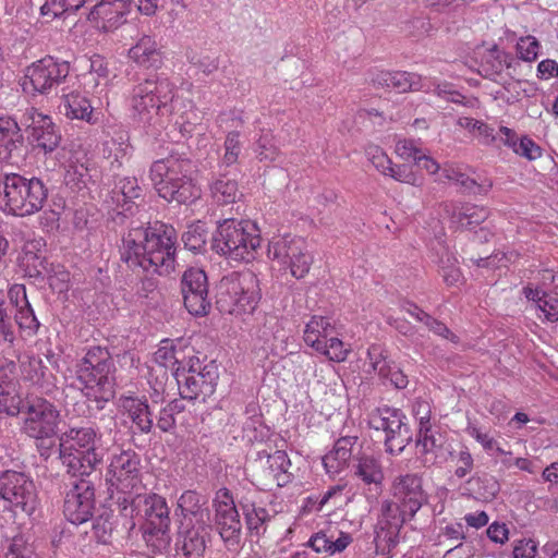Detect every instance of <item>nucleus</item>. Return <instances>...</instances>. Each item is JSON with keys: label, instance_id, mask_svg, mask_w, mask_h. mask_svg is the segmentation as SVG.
I'll use <instances>...</instances> for the list:
<instances>
[{"label": "nucleus", "instance_id": "9d476101", "mask_svg": "<svg viewBox=\"0 0 558 558\" xmlns=\"http://www.w3.org/2000/svg\"><path fill=\"white\" fill-rule=\"evenodd\" d=\"M259 299L256 277L253 274L233 272L220 280L216 302L220 312L241 315L252 313Z\"/></svg>", "mask_w": 558, "mask_h": 558}, {"label": "nucleus", "instance_id": "f3484780", "mask_svg": "<svg viewBox=\"0 0 558 558\" xmlns=\"http://www.w3.org/2000/svg\"><path fill=\"white\" fill-rule=\"evenodd\" d=\"M290 465L287 453L281 450L265 457L259 456L254 463L253 483L262 490L282 487L291 480Z\"/></svg>", "mask_w": 558, "mask_h": 558}, {"label": "nucleus", "instance_id": "1a4fd4ad", "mask_svg": "<svg viewBox=\"0 0 558 558\" xmlns=\"http://www.w3.org/2000/svg\"><path fill=\"white\" fill-rule=\"evenodd\" d=\"M110 498L117 497L126 509V504L140 506L142 498L141 459L135 451L126 450L111 458L106 475Z\"/></svg>", "mask_w": 558, "mask_h": 558}, {"label": "nucleus", "instance_id": "ddd939ff", "mask_svg": "<svg viewBox=\"0 0 558 558\" xmlns=\"http://www.w3.org/2000/svg\"><path fill=\"white\" fill-rule=\"evenodd\" d=\"M20 120L24 126L26 140L35 150L47 155L59 147L61 133L50 116L33 106H26L22 109Z\"/></svg>", "mask_w": 558, "mask_h": 558}, {"label": "nucleus", "instance_id": "b1692460", "mask_svg": "<svg viewBox=\"0 0 558 558\" xmlns=\"http://www.w3.org/2000/svg\"><path fill=\"white\" fill-rule=\"evenodd\" d=\"M21 376L43 395L50 396L57 390L56 375L38 357H29L22 362Z\"/></svg>", "mask_w": 558, "mask_h": 558}, {"label": "nucleus", "instance_id": "a878e982", "mask_svg": "<svg viewBox=\"0 0 558 558\" xmlns=\"http://www.w3.org/2000/svg\"><path fill=\"white\" fill-rule=\"evenodd\" d=\"M120 405L141 433H151L154 427L153 413L145 398L123 396L120 398Z\"/></svg>", "mask_w": 558, "mask_h": 558}, {"label": "nucleus", "instance_id": "6e6d98bb", "mask_svg": "<svg viewBox=\"0 0 558 558\" xmlns=\"http://www.w3.org/2000/svg\"><path fill=\"white\" fill-rule=\"evenodd\" d=\"M92 531L99 543H109L113 531V523L110 521V515L101 514L97 517L93 522Z\"/></svg>", "mask_w": 558, "mask_h": 558}, {"label": "nucleus", "instance_id": "f8f14e48", "mask_svg": "<svg viewBox=\"0 0 558 558\" xmlns=\"http://www.w3.org/2000/svg\"><path fill=\"white\" fill-rule=\"evenodd\" d=\"M0 499L14 513L31 515L38 504L33 480L24 472L7 470L0 473Z\"/></svg>", "mask_w": 558, "mask_h": 558}, {"label": "nucleus", "instance_id": "4d7b16f0", "mask_svg": "<svg viewBox=\"0 0 558 558\" xmlns=\"http://www.w3.org/2000/svg\"><path fill=\"white\" fill-rule=\"evenodd\" d=\"M15 322L21 329L28 330L31 333H35L39 328V322L37 320L31 304L16 308Z\"/></svg>", "mask_w": 558, "mask_h": 558}, {"label": "nucleus", "instance_id": "5701e85b", "mask_svg": "<svg viewBox=\"0 0 558 558\" xmlns=\"http://www.w3.org/2000/svg\"><path fill=\"white\" fill-rule=\"evenodd\" d=\"M404 420L399 409L386 408V451L400 453L410 442L411 434Z\"/></svg>", "mask_w": 558, "mask_h": 558}, {"label": "nucleus", "instance_id": "e433bc0d", "mask_svg": "<svg viewBox=\"0 0 558 558\" xmlns=\"http://www.w3.org/2000/svg\"><path fill=\"white\" fill-rule=\"evenodd\" d=\"M239 506L241 507L247 529L252 534L259 536L264 533V524L270 520L268 511L263 507H256L255 502L247 497H241L239 499Z\"/></svg>", "mask_w": 558, "mask_h": 558}, {"label": "nucleus", "instance_id": "58836bf2", "mask_svg": "<svg viewBox=\"0 0 558 558\" xmlns=\"http://www.w3.org/2000/svg\"><path fill=\"white\" fill-rule=\"evenodd\" d=\"M523 294L527 300L534 301L538 311L548 322L558 320V299L546 294L539 288L527 286L523 289Z\"/></svg>", "mask_w": 558, "mask_h": 558}, {"label": "nucleus", "instance_id": "6ab92c4d", "mask_svg": "<svg viewBox=\"0 0 558 558\" xmlns=\"http://www.w3.org/2000/svg\"><path fill=\"white\" fill-rule=\"evenodd\" d=\"M181 292L184 306L190 314L194 316L208 314L211 303L208 296V278L203 269L191 267L183 272Z\"/></svg>", "mask_w": 558, "mask_h": 558}, {"label": "nucleus", "instance_id": "49530a36", "mask_svg": "<svg viewBox=\"0 0 558 558\" xmlns=\"http://www.w3.org/2000/svg\"><path fill=\"white\" fill-rule=\"evenodd\" d=\"M241 133L239 131H230L226 135L223 143V156L221 157V163L226 167L235 165L239 160V156L242 150Z\"/></svg>", "mask_w": 558, "mask_h": 558}, {"label": "nucleus", "instance_id": "de8ad7c7", "mask_svg": "<svg viewBox=\"0 0 558 558\" xmlns=\"http://www.w3.org/2000/svg\"><path fill=\"white\" fill-rule=\"evenodd\" d=\"M207 234L203 226L193 225L182 234L184 246L194 252H201L206 244Z\"/></svg>", "mask_w": 558, "mask_h": 558}, {"label": "nucleus", "instance_id": "7c9ffc66", "mask_svg": "<svg viewBox=\"0 0 558 558\" xmlns=\"http://www.w3.org/2000/svg\"><path fill=\"white\" fill-rule=\"evenodd\" d=\"M354 474L364 483L365 486H374L376 492H381L384 465L379 456L361 457L355 465Z\"/></svg>", "mask_w": 558, "mask_h": 558}, {"label": "nucleus", "instance_id": "c9c22d12", "mask_svg": "<svg viewBox=\"0 0 558 558\" xmlns=\"http://www.w3.org/2000/svg\"><path fill=\"white\" fill-rule=\"evenodd\" d=\"M386 87L397 93H405L410 90H430L427 78H423L415 73L396 71L386 74Z\"/></svg>", "mask_w": 558, "mask_h": 558}, {"label": "nucleus", "instance_id": "f03ea898", "mask_svg": "<svg viewBox=\"0 0 558 558\" xmlns=\"http://www.w3.org/2000/svg\"><path fill=\"white\" fill-rule=\"evenodd\" d=\"M0 412L9 416L21 415L20 432L33 439L39 456L48 459L54 446L61 423V411L51 401L39 396H27L25 399L13 397L7 404V397L0 400Z\"/></svg>", "mask_w": 558, "mask_h": 558}, {"label": "nucleus", "instance_id": "79ce46f5", "mask_svg": "<svg viewBox=\"0 0 558 558\" xmlns=\"http://www.w3.org/2000/svg\"><path fill=\"white\" fill-rule=\"evenodd\" d=\"M465 432L474 438L482 448L490 456L497 454H510L511 452L506 451L500 442L492 436L488 432L483 430L476 424L469 422Z\"/></svg>", "mask_w": 558, "mask_h": 558}, {"label": "nucleus", "instance_id": "4468645a", "mask_svg": "<svg viewBox=\"0 0 558 558\" xmlns=\"http://www.w3.org/2000/svg\"><path fill=\"white\" fill-rule=\"evenodd\" d=\"M268 257L277 260L296 278H303L311 268L313 257L307 250L306 242L299 236H275L268 244Z\"/></svg>", "mask_w": 558, "mask_h": 558}, {"label": "nucleus", "instance_id": "ea45409f", "mask_svg": "<svg viewBox=\"0 0 558 558\" xmlns=\"http://www.w3.org/2000/svg\"><path fill=\"white\" fill-rule=\"evenodd\" d=\"M210 193L211 197L221 205L235 203L242 196L238 182L227 175H220L211 182Z\"/></svg>", "mask_w": 558, "mask_h": 558}, {"label": "nucleus", "instance_id": "69168bd1", "mask_svg": "<svg viewBox=\"0 0 558 558\" xmlns=\"http://www.w3.org/2000/svg\"><path fill=\"white\" fill-rule=\"evenodd\" d=\"M458 468L454 471V474L459 478H463L466 476L472 468H473V458L470 451L465 448L464 450H461L458 456Z\"/></svg>", "mask_w": 558, "mask_h": 558}, {"label": "nucleus", "instance_id": "680f3d73", "mask_svg": "<svg viewBox=\"0 0 558 558\" xmlns=\"http://www.w3.org/2000/svg\"><path fill=\"white\" fill-rule=\"evenodd\" d=\"M498 83H500L502 85L505 92L508 94L506 96H502L504 98H506V100L508 102H514V101L519 100L521 94L523 92H525V89L523 88V85L525 83L522 81H518V80H513V78L505 80V77H504Z\"/></svg>", "mask_w": 558, "mask_h": 558}, {"label": "nucleus", "instance_id": "f704fd0d", "mask_svg": "<svg viewBox=\"0 0 558 558\" xmlns=\"http://www.w3.org/2000/svg\"><path fill=\"white\" fill-rule=\"evenodd\" d=\"M436 181H450L464 190L474 193H487L493 186V182L490 180H485L482 184H478L475 179H472L464 173L460 166L454 165H446L442 168L440 175L436 178Z\"/></svg>", "mask_w": 558, "mask_h": 558}, {"label": "nucleus", "instance_id": "6e6552de", "mask_svg": "<svg viewBox=\"0 0 558 558\" xmlns=\"http://www.w3.org/2000/svg\"><path fill=\"white\" fill-rule=\"evenodd\" d=\"M4 211L19 217L38 213L48 198V189L39 178L4 173L0 179Z\"/></svg>", "mask_w": 558, "mask_h": 558}, {"label": "nucleus", "instance_id": "412c9836", "mask_svg": "<svg viewBox=\"0 0 558 558\" xmlns=\"http://www.w3.org/2000/svg\"><path fill=\"white\" fill-rule=\"evenodd\" d=\"M214 502L216 509L215 522L221 538L230 546L239 544L241 522L230 490L220 488L216 493Z\"/></svg>", "mask_w": 558, "mask_h": 558}, {"label": "nucleus", "instance_id": "0eeeda50", "mask_svg": "<svg viewBox=\"0 0 558 558\" xmlns=\"http://www.w3.org/2000/svg\"><path fill=\"white\" fill-rule=\"evenodd\" d=\"M257 227L248 220L223 219L211 239V248L233 260H252L260 246Z\"/></svg>", "mask_w": 558, "mask_h": 558}, {"label": "nucleus", "instance_id": "c756f323", "mask_svg": "<svg viewBox=\"0 0 558 558\" xmlns=\"http://www.w3.org/2000/svg\"><path fill=\"white\" fill-rule=\"evenodd\" d=\"M59 108L69 119L84 120L88 123H95L97 121V119H94L90 101L77 92L63 94L62 102Z\"/></svg>", "mask_w": 558, "mask_h": 558}, {"label": "nucleus", "instance_id": "39448f33", "mask_svg": "<svg viewBox=\"0 0 558 558\" xmlns=\"http://www.w3.org/2000/svg\"><path fill=\"white\" fill-rule=\"evenodd\" d=\"M175 86L168 77L150 75L132 89L131 105L136 119L149 126L162 125V119L173 113Z\"/></svg>", "mask_w": 558, "mask_h": 558}, {"label": "nucleus", "instance_id": "72a5a7b5", "mask_svg": "<svg viewBox=\"0 0 558 558\" xmlns=\"http://www.w3.org/2000/svg\"><path fill=\"white\" fill-rule=\"evenodd\" d=\"M129 56L137 64L147 69L157 68L161 64V52L158 44L147 35L140 38L136 45L129 50Z\"/></svg>", "mask_w": 558, "mask_h": 558}, {"label": "nucleus", "instance_id": "864d4df0", "mask_svg": "<svg viewBox=\"0 0 558 558\" xmlns=\"http://www.w3.org/2000/svg\"><path fill=\"white\" fill-rule=\"evenodd\" d=\"M168 379L167 369L159 368L155 373H150L149 375V386L151 388L150 399L154 403H158L163 401V396L166 393V381Z\"/></svg>", "mask_w": 558, "mask_h": 558}, {"label": "nucleus", "instance_id": "0e129e2a", "mask_svg": "<svg viewBox=\"0 0 558 558\" xmlns=\"http://www.w3.org/2000/svg\"><path fill=\"white\" fill-rule=\"evenodd\" d=\"M486 533L488 538L497 544H505L509 538V530L505 523H492Z\"/></svg>", "mask_w": 558, "mask_h": 558}, {"label": "nucleus", "instance_id": "cd10ccee", "mask_svg": "<svg viewBox=\"0 0 558 558\" xmlns=\"http://www.w3.org/2000/svg\"><path fill=\"white\" fill-rule=\"evenodd\" d=\"M183 536L182 553L185 558H201L206 548V523L190 524L181 522L180 532Z\"/></svg>", "mask_w": 558, "mask_h": 558}, {"label": "nucleus", "instance_id": "473e14b6", "mask_svg": "<svg viewBox=\"0 0 558 558\" xmlns=\"http://www.w3.org/2000/svg\"><path fill=\"white\" fill-rule=\"evenodd\" d=\"M22 109H17L13 117H1L0 118V134L1 141L9 153L14 149H21L25 140L24 126L20 120Z\"/></svg>", "mask_w": 558, "mask_h": 558}, {"label": "nucleus", "instance_id": "dca6fc26", "mask_svg": "<svg viewBox=\"0 0 558 558\" xmlns=\"http://www.w3.org/2000/svg\"><path fill=\"white\" fill-rule=\"evenodd\" d=\"M69 73V62L45 57L26 69L23 88L46 95L59 86Z\"/></svg>", "mask_w": 558, "mask_h": 558}, {"label": "nucleus", "instance_id": "09e8293b", "mask_svg": "<svg viewBox=\"0 0 558 558\" xmlns=\"http://www.w3.org/2000/svg\"><path fill=\"white\" fill-rule=\"evenodd\" d=\"M323 349L316 350L317 352L326 355L330 361L342 362L347 359L349 350L344 347L343 342L335 337L327 338L319 343Z\"/></svg>", "mask_w": 558, "mask_h": 558}, {"label": "nucleus", "instance_id": "a19ab883", "mask_svg": "<svg viewBox=\"0 0 558 558\" xmlns=\"http://www.w3.org/2000/svg\"><path fill=\"white\" fill-rule=\"evenodd\" d=\"M330 329L331 324L328 318L314 315L305 326V343L315 350L323 349L319 343L328 338Z\"/></svg>", "mask_w": 558, "mask_h": 558}, {"label": "nucleus", "instance_id": "4c0bfd02", "mask_svg": "<svg viewBox=\"0 0 558 558\" xmlns=\"http://www.w3.org/2000/svg\"><path fill=\"white\" fill-rule=\"evenodd\" d=\"M284 320L277 315L266 314L257 330V336L264 343L274 345L276 342H286L288 333L284 328Z\"/></svg>", "mask_w": 558, "mask_h": 558}, {"label": "nucleus", "instance_id": "2f4dec72", "mask_svg": "<svg viewBox=\"0 0 558 558\" xmlns=\"http://www.w3.org/2000/svg\"><path fill=\"white\" fill-rule=\"evenodd\" d=\"M356 437H341L339 438L333 449L323 458V463L326 471L330 474H338L352 457L353 445L356 442Z\"/></svg>", "mask_w": 558, "mask_h": 558}, {"label": "nucleus", "instance_id": "9b49d317", "mask_svg": "<svg viewBox=\"0 0 558 558\" xmlns=\"http://www.w3.org/2000/svg\"><path fill=\"white\" fill-rule=\"evenodd\" d=\"M392 496L395 502L386 505V519L392 517L393 522H389L386 532L392 533L410 518H412L422 507L425 499L422 489L421 478L414 474H407L397 478L392 484Z\"/></svg>", "mask_w": 558, "mask_h": 558}, {"label": "nucleus", "instance_id": "338daca9", "mask_svg": "<svg viewBox=\"0 0 558 558\" xmlns=\"http://www.w3.org/2000/svg\"><path fill=\"white\" fill-rule=\"evenodd\" d=\"M331 535L327 536L324 532L314 534L310 541L308 546L312 547L316 553H328L330 554Z\"/></svg>", "mask_w": 558, "mask_h": 558}, {"label": "nucleus", "instance_id": "bf43d9fd", "mask_svg": "<svg viewBox=\"0 0 558 558\" xmlns=\"http://www.w3.org/2000/svg\"><path fill=\"white\" fill-rule=\"evenodd\" d=\"M513 151L529 160H535L542 156V148L527 136H523L519 140Z\"/></svg>", "mask_w": 558, "mask_h": 558}, {"label": "nucleus", "instance_id": "bb28decb", "mask_svg": "<svg viewBox=\"0 0 558 558\" xmlns=\"http://www.w3.org/2000/svg\"><path fill=\"white\" fill-rule=\"evenodd\" d=\"M512 57L497 46L485 49L481 53L478 73L492 81L499 82L504 78L502 72L511 65Z\"/></svg>", "mask_w": 558, "mask_h": 558}, {"label": "nucleus", "instance_id": "052dcab7", "mask_svg": "<svg viewBox=\"0 0 558 558\" xmlns=\"http://www.w3.org/2000/svg\"><path fill=\"white\" fill-rule=\"evenodd\" d=\"M396 153L402 159L410 161H415L420 158V154L422 150L416 146V144L411 140H400L396 144Z\"/></svg>", "mask_w": 558, "mask_h": 558}, {"label": "nucleus", "instance_id": "c85d7f7f", "mask_svg": "<svg viewBox=\"0 0 558 558\" xmlns=\"http://www.w3.org/2000/svg\"><path fill=\"white\" fill-rule=\"evenodd\" d=\"M178 508L183 515L181 522L203 524L209 519L208 509L204 508L201 495L194 490H186L181 495L178 501Z\"/></svg>", "mask_w": 558, "mask_h": 558}, {"label": "nucleus", "instance_id": "603ef678", "mask_svg": "<svg viewBox=\"0 0 558 558\" xmlns=\"http://www.w3.org/2000/svg\"><path fill=\"white\" fill-rule=\"evenodd\" d=\"M255 151L262 162L276 161L280 155L279 148L275 145L272 138L267 135L258 138Z\"/></svg>", "mask_w": 558, "mask_h": 558}, {"label": "nucleus", "instance_id": "13d9d810", "mask_svg": "<svg viewBox=\"0 0 558 558\" xmlns=\"http://www.w3.org/2000/svg\"><path fill=\"white\" fill-rule=\"evenodd\" d=\"M538 551V543L533 538H520L512 543L513 558H535Z\"/></svg>", "mask_w": 558, "mask_h": 558}, {"label": "nucleus", "instance_id": "4be33fe9", "mask_svg": "<svg viewBox=\"0 0 558 558\" xmlns=\"http://www.w3.org/2000/svg\"><path fill=\"white\" fill-rule=\"evenodd\" d=\"M132 4V0H100L89 11L87 19L98 29L109 33L126 22Z\"/></svg>", "mask_w": 558, "mask_h": 558}, {"label": "nucleus", "instance_id": "a211bd4d", "mask_svg": "<svg viewBox=\"0 0 558 558\" xmlns=\"http://www.w3.org/2000/svg\"><path fill=\"white\" fill-rule=\"evenodd\" d=\"M218 378V367L214 363L205 365L199 371L191 367L187 373H179V369L175 372L180 396L187 400L201 398L205 401L215 392Z\"/></svg>", "mask_w": 558, "mask_h": 558}, {"label": "nucleus", "instance_id": "c03bdc74", "mask_svg": "<svg viewBox=\"0 0 558 558\" xmlns=\"http://www.w3.org/2000/svg\"><path fill=\"white\" fill-rule=\"evenodd\" d=\"M118 190L113 191L117 195V203L120 205L122 201V207L132 203L133 199H137L142 196V189L135 178H123L119 181L116 186Z\"/></svg>", "mask_w": 558, "mask_h": 558}, {"label": "nucleus", "instance_id": "774afa93", "mask_svg": "<svg viewBox=\"0 0 558 558\" xmlns=\"http://www.w3.org/2000/svg\"><path fill=\"white\" fill-rule=\"evenodd\" d=\"M558 76V63L551 59L543 60L537 65V77L549 80Z\"/></svg>", "mask_w": 558, "mask_h": 558}, {"label": "nucleus", "instance_id": "37998d69", "mask_svg": "<svg viewBox=\"0 0 558 558\" xmlns=\"http://www.w3.org/2000/svg\"><path fill=\"white\" fill-rule=\"evenodd\" d=\"M5 558H41L33 543L23 535H15L8 546Z\"/></svg>", "mask_w": 558, "mask_h": 558}, {"label": "nucleus", "instance_id": "e2e57ef3", "mask_svg": "<svg viewBox=\"0 0 558 558\" xmlns=\"http://www.w3.org/2000/svg\"><path fill=\"white\" fill-rule=\"evenodd\" d=\"M389 174L397 181L409 183V184H416L417 178L412 172L411 168L407 165L396 166V167H389Z\"/></svg>", "mask_w": 558, "mask_h": 558}, {"label": "nucleus", "instance_id": "f257e3e1", "mask_svg": "<svg viewBox=\"0 0 558 558\" xmlns=\"http://www.w3.org/2000/svg\"><path fill=\"white\" fill-rule=\"evenodd\" d=\"M175 230L163 223L132 226L122 238L121 259L132 269L169 274L174 268Z\"/></svg>", "mask_w": 558, "mask_h": 558}, {"label": "nucleus", "instance_id": "423d86ee", "mask_svg": "<svg viewBox=\"0 0 558 558\" xmlns=\"http://www.w3.org/2000/svg\"><path fill=\"white\" fill-rule=\"evenodd\" d=\"M101 436L93 427H71L60 437L59 458L68 474L92 476L102 461L98 451Z\"/></svg>", "mask_w": 558, "mask_h": 558}, {"label": "nucleus", "instance_id": "8fccbe9b", "mask_svg": "<svg viewBox=\"0 0 558 558\" xmlns=\"http://www.w3.org/2000/svg\"><path fill=\"white\" fill-rule=\"evenodd\" d=\"M440 272L447 286H456L462 280L458 259L453 255L446 254V257L441 259Z\"/></svg>", "mask_w": 558, "mask_h": 558}, {"label": "nucleus", "instance_id": "7ed1b4c3", "mask_svg": "<svg viewBox=\"0 0 558 558\" xmlns=\"http://www.w3.org/2000/svg\"><path fill=\"white\" fill-rule=\"evenodd\" d=\"M195 172L196 167L191 159L171 154L153 162L149 179L160 197L169 203L187 205L201 197Z\"/></svg>", "mask_w": 558, "mask_h": 558}, {"label": "nucleus", "instance_id": "393cba45", "mask_svg": "<svg viewBox=\"0 0 558 558\" xmlns=\"http://www.w3.org/2000/svg\"><path fill=\"white\" fill-rule=\"evenodd\" d=\"M445 210L456 229H471L484 222L489 215L487 208L474 204H447Z\"/></svg>", "mask_w": 558, "mask_h": 558}, {"label": "nucleus", "instance_id": "5fc2aeb1", "mask_svg": "<svg viewBox=\"0 0 558 558\" xmlns=\"http://www.w3.org/2000/svg\"><path fill=\"white\" fill-rule=\"evenodd\" d=\"M427 82L430 86V90L428 93H435L438 97L454 104L468 105V102L464 101L465 97L458 90L453 89L451 84L435 83L428 78Z\"/></svg>", "mask_w": 558, "mask_h": 558}, {"label": "nucleus", "instance_id": "2eb2a0df", "mask_svg": "<svg viewBox=\"0 0 558 558\" xmlns=\"http://www.w3.org/2000/svg\"><path fill=\"white\" fill-rule=\"evenodd\" d=\"M73 478L71 488L65 495L63 513L71 523L82 524L93 517L95 509V481L98 480V475H77Z\"/></svg>", "mask_w": 558, "mask_h": 558}, {"label": "nucleus", "instance_id": "a18cd8bd", "mask_svg": "<svg viewBox=\"0 0 558 558\" xmlns=\"http://www.w3.org/2000/svg\"><path fill=\"white\" fill-rule=\"evenodd\" d=\"M424 408V415L420 416V429L416 439V445L424 453L430 452L436 446V439L430 435V409L426 405Z\"/></svg>", "mask_w": 558, "mask_h": 558}, {"label": "nucleus", "instance_id": "aec40b11", "mask_svg": "<svg viewBox=\"0 0 558 558\" xmlns=\"http://www.w3.org/2000/svg\"><path fill=\"white\" fill-rule=\"evenodd\" d=\"M141 504L144 505L145 523L142 529L145 541L150 543L156 537L160 544H167L171 521L166 499L156 494L141 496Z\"/></svg>", "mask_w": 558, "mask_h": 558}, {"label": "nucleus", "instance_id": "3c124183", "mask_svg": "<svg viewBox=\"0 0 558 558\" xmlns=\"http://www.w3.org/2000/svg\"><path fill=\"white\" fill-rule=\"evenodd\" d=\"M539 43L534 36H524L517 43V53L520 59L532 62L537 59L539 53Z\"/></svg>", "mask_w": 558, "mask_h": 558}, {"label": "nucleus", "instance_id": "20e7f679", "mask_svg": "<svg viewBox=\"0 0 558 558\" xmlns=\"http://www.w3.org/2000/svg\"><path fill=\"white\" fill-rule=\"evenodd\" d=\"M116 365L106 347H90L75 365V375L81 390L89 400L106 403L116 393Z\"/></svg>", "mask_w": 558, "mask_h": 558}]
</instances>
